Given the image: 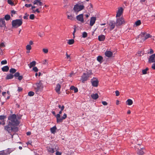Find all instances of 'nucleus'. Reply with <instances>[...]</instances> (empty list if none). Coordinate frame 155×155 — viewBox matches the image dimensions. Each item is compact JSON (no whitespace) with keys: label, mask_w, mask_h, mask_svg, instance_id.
Listing matches in <instances>:
<instances>
[{"label":"nucleus","mask_w":155,"mask_h":155,"mask_svg":"<svg viewBox=\"0 0 155 155\" xmlns=\"http://www.w3.org/2000/svg\"><path fill=\"white\" fill-rule=\"evenodd\" d=\"M11 15L12 16H13L14 15H15L16 13V11H14V10H12L11 11Z\"/></svg>","instance_id":"nucleus-48"},{"label":"nucleus","mask_w":155,"mask_h":155,"mask_svg":"<svg viewBox=\"0 0 155 155\" xmlns=\"http://www.w3.org/2000/svg\"><path fill=\"white\" fill-rule=\"evenodd\" d=\"M123 9L122 8L120 7V8H119V9L117 12V14L116 15V17H120L123 13Z\"/></svg>","instance_id":"nucleus-13"},{"label":"nucleus","mask_w":155,"mask_h":155,"mask_svg":"<svg viewBox=\"0 0 155 155\" xmlns=\"http://www.w3.org/2000/svg\"><path fill=\"white\" fill-rule=\"evenodd\" d=\"M42 50L45 53H47L48 52V50L47 49L43 48Z\"/></svg>","instance_id":"nucleus-51"},{"label":"nucleus","mask_w":155,"mask_h":155,"mask_svg":"<svg viewBox=\"0 0 155 155\" xmlns=\"http://www.w3.org/2000/svg\"><path fill=\"white\" fill-rule=\"evenodd\" d=\"M76 18L77 20L79 21H80L81 22H84V20L83 19V14H81L77 16L76 17Z\"/></svg>","instance_id":"nucleus-14"},{"label":"nucleus","mask_w":155,"mask_h":155,"mask_svg":"<svg viewBox=\"0 0 155 155\" xmlns=\"http://www.w3.org/2000/svg\"><path fill=\"white\" fill-rule=\"evenodd\" d=\"M33 4L34 5H37V6H41L42 5L43 3L39 0H35L33 2Z\"/></svg>","instance_id":"nucleus-19"},{"label":"nucleus","mask_w":155,"mask_h":155,"mask_svg":"<svg viewBox=\"0 0 155 155\" xmlns=\"http://www.w3.org/2000/svg\"><path fill=\"white\" fill-rule=\"evenodd\" d=\"M25 6L27 8H29L32 6V5L31 4H25Z\"/></svg>","instance_id":"nucleus-56"},{"label":"nucleus","mask_w":155,"mask_h":155,"mask_svg":"<svg viewBox=\"0 0 155 155\" xmlns=\"http://www.w3.org/2000/svg\"><path fill=\"white\" fill-rule=\"evenodd\" d=\"M14 149H8L4 150H3L4 151L3 155L4 154H10L12 151L14 150Z\"/></svg>","instance_id":"nucleus-15"},{"label":"nucleus","mask_w":155,"mask_h":155,"mask_svg":"<svg viewBox=\"0 0 155 155\" xmlns=\"http://www.w3.org/2000/svg\"><path fill=\"white\" fill-rule=\"evenodd\" d=\"M96 18L95 17H91V18L90 25L91 26L93 25L95 22Z\"/></svg>","instance_id":"nucleus-17"},{"label":"nucleus","mask_w":155,"mask_h":155,"mask_svg":"<svg viewBox=\"0 0 155 155\" xmlns=\"http://www.w3.org/2000/svg\"><path fill=\"white\" fill-rule=\"evenodd\" d=\"M124 23V19L122 18H117L116 21V26H118L121 25Z\"/></svg>","instance_id":"nucleus-7"},{"label":"nucleus","mask_w":155,"mask_h":155,"mask_svg":"<svg viewBox=\"0 0 155 155\" xmlns=\"http://www.w3.org/2000/svg\"><path fill=\"white\" fill-rule=\"evenodd\" d=\"M141 23L140 20H138L135 22L134 25H135L136 26H138L140 25Z\"/></svg>","instance_id":"nucleus-36"},{"label":"nucleus","mask_w":155,"mask_h":155,"mask_svg":"<svg viewBox=\"0 0 155 155\" xmlns=\"http://www.w3.org/2000/svg\"><path fill=\"white\" fill-rule=\"evenodd\" d=\"M105 36L103 35H99L98 37V39L100 41H103L105 39Z\"/></svg>","instance_id":"nucleus-22"},{"label":"nucleus","mask_w":155,"mask_h":155,"mask_svg":"<svg viewBox=\"0 0 155 155\" xmlns=\"http://www.w3.org/2000/svg\"><path fill=\"white\" fill-rule=\"evenodd\" d=\"M15 126H13V130L12 131L14 132L17 131L18 130V128L17 127H15Z\"/></svg>","instance_id":"nucleus-46"},{"label":"nucleus","mask_w":155,"mask_h":155,"mask_svg":"<svg viewBox=\"0 0 155 155\" xmlns=\"http://www.w3.org/2000/svg\"><path fill=\"white\" fill-rule=\"evenodd\" d=\"M91 82L92 83V85L93 86L95 87L97 86L98 83V81L97 79L94 78L93 80L92 79L91 80Z\"/></svg>","instance_id":"nucleus-11"},{"label":"nucleus","mask_w":155,"mask_h":155,"mask_svg":"<svg viewBox=\"0 0 155 155\" xmlns=\"http://www.w3.org/2000/svg\"><path fill=\"white\" fill-rule=\"evenodd\" d=\"M67 18L71 20H74L75 19L74 15L72 13L69 12H66Z\"/></svg>","instance_id":"nucleus-8"},{"label":"nucleus","mask_w":155,"mask_h":155,"mask_svg":"<svg viewBox=\"0 0 155 155\" xmlns=\"http://www.w3.org/2000/svg\"><path fill=\"white\" fill-rule=\"evenodd\" d=\"M74 42V39H69L68 40V43L69 45L73 44Z\"/></svg>","instance_id":"nucleus-33"},{"label":"nucleus","mask_w":155,"mask_h":155,"mask_svg":"<svg viewBox=\"0 0 155 155\" xmlns=\"http://www.w3.org/2000/svg\"><path fill=\"white\" fill-rule=\"evenodd\" d=\"M16 71V70L12 68H11L10 70V73H15Z\"/></svg>","instance_id":"nucleus-39"},{"label":"nucleus","mask_w":155,"mask_h":155,"mask_svg":"<svg viewBox=\"0 0 155 155\" xmlns=\"http://www.w3.org/2000/svg\"><path fill=\"white\" fill-rule=\"evenodd\" d=\"M140 2L142 4H145L146 2V0H140Z\"/></svg>","instance_id":"nucleus-53"},{"label":"nucleus","mask_w":155,"mask_h":155,"mask_svg":"<svg viewBox=\"0 0 155 155\" xmlns=\"http://www.w3.org/2000/svg\"><path fill=\"white\" fill-rule=\"evenodd\" d=\"M148 70V68H146L145 69H143L142 71V74H146L147 73V71Z\"/></svg>","instance_id":"nucleus-35"},{"label":"nucleus","mask_w":155,"mask_h":155,"mask_svg":"<svg viewBox=\"0 0 155 155\" xmlns=\"http://www.w3.org/2000/svg\"><path fill=\"white\" fill-rule=\"evenodd\" d=\"M8 119L10 120L9 123L14 126H18L19 124V121L16 118V115L15 114H13L9 116Z\"/></svg>","instance_id":"nucleus-1"},{"label":"nucleus","mask_w":155,"mask_h":155,"mask_svg":"<svg viewBox=\"0 0 155 155\" xmlns=\"http://www.w3.org/2000/svg\"><path fill=\"white\" fill-rule=\"evenodd\" d=\"M47 150L48 152L51 153H53L54 152V148H51L49 147H48Z\"/></svg>","instance_id":"nucleus-25"},{"label":"nucleus","mask_w":155,"mask_h":155,"mask_svg":"<svg viewBox=\"0 0 155 155\" xmlns=\"http://www.w3.org/2000/svg\"><path fill=\"white\" fill-rule=\"evenodd\" d=\"M29 18H30L31 19V20H33L34 19V18H35V15L34 14H31L30 15V17H29Z\"/></svg>","instance_id":"nucleus-47"},{"label":"nucleus","mask_w":155,"mask_h":155,"mask_svg":"<svg viewBox=\"0 0 155 155\" xmlns=\"http://www.w3.org/2000/svg\"><path fill=\"white\" fill-rule=\"evenodd\" d=\"M57 129L56 126H54L52 127H51L50 129V130L51 133L52 134H54L56 131V130Z\"/></svg>","instance_id":"nucleus-27"},{"label":"nucleus","mask_w":155,"mask_h":155,"mask_svg":"<svg viewBox=\"0 0 155 155\" xmlns=\"http://www.w3.org/2000/svg\"><path fill=\"white\" fill-rule=\"evenodd\" d=\"M41 7H40L39 8H37V9H36L35 10V11L36 12L38 13H39L40 12V11L39 10V9H41Z\"/></svg>","instance_id":"nucleus-55"},{"label":"nucleus","mask_w":155,"mask_h":155,"mask_svg":"<svg viewBox=\"0 0 155 155\" xmlns=\"http://www.w3.org/2000/svg\"><path fill=\"white\" fill-rule=\"evenodd\" d=\"M102 103L104 105H107V103L105 101H102Z\"/></svg>","instance_id":"nucleus-57"},{"label":"nucleus","mask_w":155,"mask_h":155,"mask_svg":"<svg viewBox=\"0 0 155 155\" xmlns=\"http://www.w3.org/2000/svg\"><path fill=\"white\" fill-rule=\"evenodd\" d=\"M20 75V73L19 72H16L14 74V76L15 77H18Z\"/></svg>","instance_id":"nucleus-54"},{"label":"nucleus","mask_w":155,"mask_h":155,"mask_svg":"<svg viewBox=\"0 0 155 155\" xmlns=\"http://www.w3.org/2000/svg\"><path fill=\"white\" fill-rule=\"evenodd\" d=\"M62 113V111L61 110L59 112V113L55 115V117L56 118V119L59 117H61L60 114H61Z\"/></svg>","instance_id":"nucleus-34"},{"label":"nucleus","mask_w":155,"mask_h":155,"mask_svg":"<svg viewBox=\"0 0 155 155\" xmlns=\"http://www.w3.org/2000/svg\"><path fill=\"white\" fill-rule=\"evenodd\" d=\"M26 49L28 50H30L31 49V47L30 45H27L26 46Z\"/></svg>","instance_id":"nucleus-44"},{"label":"nucleus","mask_w":155,"mask_h":155,"mask_svg":"<svg viewBox=\"0 0 155 155\" xmlns=\"http://www.w3.org/2000/svg\"><path fill=\"white\" fill-rule=\"evenodd\" d=\"M0 46L1 47H5V45L4 43L3 42L0 45Z\"/></svg>","instance_id":"nucleus-61"},{"label":"nucleus","mask_w":155,"mask_h":155,"mask_svg":"<svg viewBox=\"0 0 155 155\" xmlns=\"http://www.w3.org/2000/svg\"><path fill=\"white\" fill-rule=\"evenodd\" d=\"M38 35L41 37H43L44 35V32H39L38 33Z\"/></svg>","instance_id":"nucleus-50"},{"label":"nucleus","mask_w":155,"mask_h":155,"mask_svg":"<svg viewBox=\"0 0 155 155\" xmlns=\"http://www.w3.org/2000/svg\"><path fill=\"white\" fill-rule=\"evenodd\" d=\"M22 90V89L21 88V87H18V91H21Z\"/></svg>","instance_id":"nucleus-64"},{"label":"nucleus","mask_w":155,"mask_h":155,"mask_svg":"<svg viewBox=\"0 0 155 155\" xmlns=\"http://www.w3.org/2000/svg\"><path fill=\"white\" fill-rule=\"evenodd\" d=\"M5 27V19L4 18L0 19V28Z\"/></svg>","instance_id":"nucleus-18"},{"label":"nucleus","mask_w":155,"mask_h":155,"mask_svg":"<svg viewBox=\"0 0 155 155\" xmlns=\"http://www.w3.org/2000/svg\"><path fill=\"white\" fill-rule=\"evenodd\" d=\"M23 78V77L22 76H19L18 77V79L19 80V81H21V80Z\"/></svg>","instance_id":"nucleus-60"},{"label":"nucleus","mask_w":155,"mask_h":155,"mask_svg":"<svg viewBox=\"0 0 155 155\" xmlns=\"http://www.w3.org/2000/svg\"><path fill=\"white\" fill-rule=\"evenodd\" d=\"M7 63V61L6 60H3L1 61V64H5Z\"/></svg>","instance_id":"nucleus-45"},{"label":"nucleus","mask_w":155,"mask_h":155,"mask_svg":"<svg viewBox=\"0 0 155 155\" xmlns=\"http://www.w3.org/2000/svg\"><path fill=\"white\" fill-rule=\"evenodd\" d=\"M56 155H61V153L58 151L56 152Z\"/></svg>","instance_id":"nucleus-63"},{"label":"nucleus","mask_w":155,"mask_h":155,"mask_svg":"<svg viewBox=\"0 0 155 155\" xmlns=\"http://www.w3.org/2000/svg\"><path fill=\"white\" fill-rule=\"evenodd\" d=\"M116 95L117 96H118L119 95V92L118 91H115Z\"/></svg>","instance_id":"nucleus-59"},{"label":"nucleus","mask_w":155,"mask_h":155,"mask_svg":"<svg viewBox=\"0 0 155 155\" xmlns=\"http://www.w3.org/2000/svg\"><path fill=\"white\" fill-rule=\"evenodd\" d=\"M14 76L11 74H9L7 75L6 77V79H11L13 78Z\"/></svg>","instance_id":"nucleus-32"},{"label":"nucleus","mask_w":155,"mask_h":155,"mask_svg":"<svg viewBox=\"0 0 155 155\" xmlns=\"http://www.w3.org/2000/svg\"><path fill=\"white\" fill-rule=\"evenodd\" d=\"M70 89L71 90H74L75 93L77 92L78 91V88L73 86H72L70 87Z\"/></svg>","instance_id":"nucleus-30"},{"label":"nucleus","mask_w":155,"mask_h":155,"mask_svg":"<svg viewBox=\"0 0 155 155\" xmlns=\"http://www.w3.org/2000/svg\"><path fill=\"white\" fill-rule=\"evenodd\" d=\"M149 62L150 63H155V54L150 56L149 59Z\"/></svg>","instance_id":"nucleus-16"},{"label":"nucleus","mask_w":155,"mask_h":155,"mask_svg":"<svg viewBox=\"0 0 155 155\" xmlns=\"http://www.w3.org/2000/svg\"><path fill=\"white\" fill-rule=\"evenodd\" d=\"M89 78V77L87 75L86 73H84L81 76V80L82 82H84V81H86Z\"/></svg>","instance_id":"nucleus-10"},{"label":"nucleus","mask_w":155,"mask_h":155,"mask_svg":"<svg viewBox=\"0 0 155 155\" xmlns=\"http://www.w3.org/2000/svg\"><path fill=\"white\" fill-rule=\"evenodd\" d=\"M143 148H140V149H139L137 152V153L139 155H142L143 153Z\"/></svg>","instance_id":"nucleus-28"},{"label":"nucleus","mask_w":155,"mask_h":155,"mask_svg":"<svg viewBox=\"0 0 155 155\" xmlns=\"http://www.w3.org/2000/svg\"><path fill=\"white\" fill-rule=\"evenodd\" d=\"M10 18V16L9 15H7L5 16V19L6 20H9Z\"/></svg>","instance_id":"nucleus-38"},{"label":"nucleus","mask_w":155,"mask_h":155,"mask_svg":"<svg viewBox=\"0 0 155 155\" xmlns=\"http://www.w3.org/2000/svg\"><path fill=\"white\" fill-rule=\"evenodd\" d=\"M58 107L59 108L61 109V111L63 110L64 108V105L61 106V105H59Z\"/></svg>","instance_id":"nucleus-42"},{"label":"nucleus","mask_w":155,"mask_h":155,"mask_svg":"<svg viewBox=\"0 0 155 155\" xmlns=\"http://www.w3.org/2000/svg\"><path fill=\"white\" fill-rule=\"evenodd\" d=\"M6 118V116L4 115H0V120H2V121H4L5 119Z\"/></svg>","instance_id":"nucleus-37"},{"label":"nucleus","mask_w":155,"mask_h":155,"mask_svg":"<svg viewBox=\"0 0 155 155\" xmlns=\"http://www.w3.org/2000/svg\"><path fill=\"white\" fill-rule=\"evenodd\" d=\"M61 87V85L59 84H58L57 85L56 87L55 88L56 91L58 94L60 93Z\"/></svg>","instance_id":"nucleus-21"},{"label":"nucleus","mask_w":155,"mask_h":155,"mask_svg":"<svg viewBox=\"0 0 155 155\" xmlns=\"http://www.w3.org/2000/svg\"><path fill=\"white\" fill-rule=\"evenodd\" d=\"M87 36V34L85 32H84L82 34V37L83 38H85Z\"/></svg>","instance_id":"nucleus-40"},{"label":"nucleus","mask_w":155,"mask_h":155,"mask_svg":"<svg viewBox=\"0 0 155 155\" xmlns=\"http://www.w3.org/2000/svg\"><path fill=\"white\" fill-rule=\"evenodd\" d=\"M105 54L106 57L110 58L112 57L113 55V53L111 51H106L105 52Z\"/></svg>","instance_id":"nucleus-20"},{"label":"nucleus","mask_w":155,"mask_h":155,"mask_svg":"<svg viewBox=\"0 0 155 155\" xmlns=\"http://www.w3.org/2000/svg\"><path fill=\"white\" fill-rule=\"evenodd\" d=\"M34 94V93L32 91H30L28 93V95L29 96H33Z\"/></svg>","instance_id":"nucleus-41"},{"label":"nucleus","mask_w":155,"mask_h":155,"mask_svg":"<svg viewBox=\"0 0 155 155\" xmlns=\"http://www.w3.org/2000/svg\"><path fill=\"white\" fill-rule=\"evenodd\" d=\"M91 97L93 99L96 100L98 98V96L97 94H91Z\"/></svg>","instance_id":"nucleus-23"},{"label":"nucleus","mask_w":155,"mask_h":155,"mask_svg":"<svg viewBox=\"0 0 155 155\" xmlns=\"http://www.w3.org/2000/svg\"><path fill=\"white\" fill-rule=\"evenodd\" d=\"M36 63V62L35 61H34L31 62L29 64H28V66L30 68H31V67L35 66Z\"/></svg>","instance_id":"nucleus-24"},{"label":"nucleus","mask_w":155,"mask_h":155,"mask_svg":"<svg viewBox=\"0 0 155 155\" xmlns=\"http://www.w3.org/2000/svg\"><path fill=\"white\" fill-rule=\"evenodd\" d=\"M22 24V21L21 19H17L13 20L12 21L13 27L17 28L20 26Z\"/></svg>","instance_id":"nucleus-4"},{"label":"nucleus","mask_w":155,"mask_h":155,"mask_svg":"<svg viewBox=\"0 0 155 155\" xmlns=\"http://www.w3.org/2000/svg\"><path fill=\"white\" fill-rule=\"evenodd\" d=\"M138 37L141 39L140 42H143L148 38L152 37V36L149 34L147 33L146 32H141Z\"/></svg>","instance_id":"nucleus-2"},{"label":"nucleus","mask_w":155,"mask_h":155,"mask_svg":"<svg viewBox=\"0 0 155 155\" xmlns=\"http://www.w3.org/2000/svg\"><path fill=\"white\" fill-rule=\"evenodd\" d=\"M33 70L35 72H37L38 71V69L37 67H35L33 68Z\"/></svg>","instance_id":"nucleus-52"},{"label":"nucleus","mask_w":155,"mask_h":155,"mask_svg":"<svg viewBox=\"0 0 155 155\" xmlns=\"http://www.w3.org/2000/svg\"><path fill=\"white\" fill-rule=\"evenodd\" d=\"M43 64L45 65H47L48 64V63L46 60H45L43 61Z\"/></svg>","instance_id":"nucleus-58"},{"label":"nucleus","mask_w":155,"mask_h":155,"mask_svg":"<svg viewBox=\"0 0 155 155\" xmlns=\"http://www.w3.org/2000/svg\"><path fill=\"white\" fill-rule=\"evenodd\" d=\"M84 6L83 5H81L79 4H76L75 5L73 8V10L76 14H77L79 12L82 10L84 8Z\"/></svg>","instance_id":"nucleus-5"},{"label":"nucleus","mask_w":155,"mask_h":155,"mask_svg":"<svg viewBox=\"0 0 155 155\" xmlns=\"http://www.w3.org/2000/svg\"><path fill=\"white\" fill-rule=\"evenodd\" d=\"M152 68L153 69L155 70V63L153 64L152 66Z\"/></svg>","instance_id":"nucleus-62"},{"label":"nucleus","mask_w":155,"mask_h":155,"mask_svg":"<svg viewBox=\"0 0 155 155\" xmlns=\"http://www.w3.org/2000/svg\"><path fill=\"white\" fill-rule=\"evenodd\" d=\"M67 117V114H64L63 116L61 117H59L57 119V123H60L62 122L63 120L65 119Z\"/></svg>","instance_id":"nucleus-9"},{"label":"nucleus","mask_w":155,"mask_h":155,"mask_svg":"<svg viewBox=\"0 0 155 155\" xmlns=\"http://www.w3.org/2000/svg\"><path fill=\"white\" fill-rule=\"evenodd\" d=\"M103 58L101 56H99L97 58V60L100 63H101L103 61Z\"/></svg>","instance_id":"nucleus-26"},{"label":"nucleus","mask_w":155,"mask_h":155,"mask_svg":"<svg viewBox=\"0 0 155 155\" xmlns=\"http://www.w3.org/2000/svg\"><path fill=\"white\" fill-rule=\"evenodd\" d=\"M8 3L12 5H13L14 4L13 2L11 0H8Z\"/></svg>","instance_id":"nucleus-49"},{"label":"nucleus","mask_w":155,"mask_h":155,"mask_svg":"<svg viewBox=\"0 0 155 155\" xmlns=\"http://www.w3.org/2000/svg\"><path fill=\"white\" fill-rule=\"evenodd\" d=\"M34 87L35 91L37 94H39L42 91L43 88V84L41 81L36 84Z\"/></svg>","instance_id":"nucleus-3"},{"label":"nucleus","mask_w":155,"mask_h":155,"mask_svg":"<svg viewBox=\"0 0 155 155\" xmlns=\"http://www.w3.org/2000/svg\"><path fill=\"white\" fill-rule=\"evenodd\" d=\"M116 24L115 22L113 21H111L110 22L109 26L110 27V30L114 29Z\"/></svg>","instance_id":"nucleus-12"},{"label":"nucleus","mask_w":155,"mask_h":155,"mask_svg":"<svg viewBox=\"0 0 155 155\" xmlns=\"http://www.w3.org/2000/svg\"><path fill=\"white\" fill-rule=\"evenodd\" d=\"M126 103L127 104H128V105H131L133 104V101L131 99H128L127 100Z\"/></svg>","instance_id":"nucleus-31"},{"label":"nucleus","mask_w":155,"mask_h":155,"mask_svg":"<svg viewBox=\"0 0 155 155\" xmlns=\"http://www.w3.org/2000/svg\"><path fill=\"white\" fill-rule=\"evenodd\" d=\"M13 125L8 122V124L5 127V129L8 133H11L13 130Z\"/></svg>","instance_id":"nucleus-6"},{"label":"nucleus","mask_w":155,"mask_h":155,"mask_svg":"<svg viewBox=\"0 0 155 155\" xmlns=\"http://www.w3.org/2000/svg\"><path fill=\"white\" fill-rule=\"evenodd\" d=\"M9 67L7 66H4L2 68V70L3 71H7L9 70Z\"/></svg>","instance_id":"nucleus-29"},{"label":"nucleus","mask_w":155,"mask_h":155,"mask_svg":"<svg viewBox=\"0 0 155 155\" xmlns=\"http://www.w3.org/2000/svg\"><path fill=\"white\" fill-rule=\"evenodd\" d=\"M85 73L87 74V75L88 76V77H90V76L92 74V72H91V71H89L88 72H87V73Z\"/></svg>","instance_id":"nucleus-43"}]
</instances>
